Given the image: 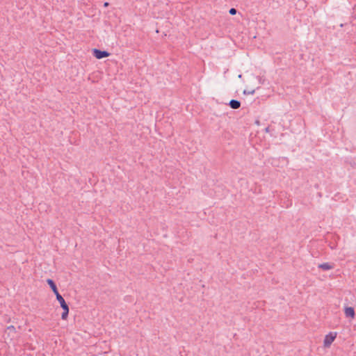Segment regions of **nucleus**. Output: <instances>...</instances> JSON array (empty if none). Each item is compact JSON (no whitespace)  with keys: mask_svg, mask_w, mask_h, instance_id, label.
<instances>
[{"mask_svg":"<svg viewBox=\"0 0 356 356\" xmlns=\"http://www.w3.org/2000/svg\"><path fill=\"white\" fill-rule=\"evenodd\" d=\"M229 106L233 109H238L241 106V102L236 99H232L229 102Z\"/></svg>","mask_w":356,"mask_h":356,"instance_id":"obj_7","label":"nucleus"},{"mask_svg":"<svg viewBox=\"0 0 356 356\" xmlns=\"http://www.w3.org/2000/svg\"><path fill=\"white\" fill-rule=\"evenodd\" d=\"M56 300L59 302L61 308L63 309V312L61 314V318L63 320H65L69 314V307L68 305L66 303L65 299L63 298V296L60 294H58L56 296Z\"/></svg>","mask_w":356,"mask_h":356,"instance_id":"obj_1","label":"nucleus"},{"mask_svg":"<svg viewBox=\"0 0 356 356\" xmlns=\"http://www.w3.org/2000/svg\"><path fill=\"white\" fill-rule=\"evenodd\" d=\"M336 336L337 334L333 332H330L328 334L325 335L323 341L324 346L329 347L335 339Z\"/></svg>","mask_w":356,"mask_h":356,"instance_id":"obj_3","label":"nucleus"},{"mask_svg":"<svg viewBox=\"0 0 356 356\" xmlns=\"http://www.w3.org/2000/svg\"><path fill=\"white\" fill-rule=\"evenodd\" d=\"M318 267L323 270H328L334 268V264L330 263H323L319 264Z\"/></svg>","mask_w":356,"mask_h":356,"instance_id":"obj_6","label":"nucleus"},{"mask_svg":"<svg viewBox=\"0 0 356 356\" xmlns=\"http://www.w3.org/2000/svg\"><path fill=\"white\" fill-rule=\"evenodd\" d=\"M345 314L346 317H350L353 318L355 317V313L353 307H347L345 308Z\"/></svg>","mask_w":356,"mask_h":356,"instance_id":"obj_5","label":"nucleus"},{"mask_svg":"<svg viewBox=\"0 0 356 356\" xmlns=\"http://www.w3.org/2000/svg\"><path fill=\"white\" fill-rule=\"evenodd\" d=\"M108 5H109V3H108V2H105V3H104V7H108Z\"/></svg>","mask_w":356,"mask_h":356,"instance_id":"obj_11","label":"nucleus"},{"mask_svg":"<svg viewBox=\"0 0 356 356\" xmlns=\"http://www.w3.org/2000/svg\"><path fill=\"white\" fill-rule=\"evenodd\" d=\"M93 56L97 59H102L108 57L110 54L107 51H102L98 49H93Z\"/></svg>","mask_w":356,"mask_h":356,"instance_id":"obj_2","label":"nucleus"},{"mask_svg":"<svg viewBox=\"0 0 356 356\" xmlns=\"http://www.w3.org/2000/svg\"><path fill=\"white\" fill-rule=\"evenodd\" d=\"M265 131L266 132H269L270 131V129H269L268 127L265 129Z\"/></svg>","mask_w":356,"mask_h":356,"instance_id":"obj_12","label":"nucleus"},{"mask_svg":"<svg viewBox=\"0 0 356 356\" xmlns=\"http://www.w3.org/2000/svg\"><path fill=\"white\" fill-rule=\"evenodd\" d=\"M47 282L48 285L50 286V288L51 289V290L53 291L54 293L56 295V296L58 294H60L58 291L56 284H55V282H54L53 280L47 279Z\"/></svg>","mask_w":356,"mask_h":356,"instance_id":"obj_4","label":"nucleus"},{"mask_svg":"<svg viewBox=\"0 0 356 356\" xmlns=\"http://www.w3.org/2000/svg\"><path fill=\"white\" fill-rule=\"evenodd\" d=\"M8 330H15V327L13 325H10V326L8 327Z\"/></svg>","mask_w":356,"mask_h":356,"instance_id":"obj_10","label":"nucleus"},{"mask_svg":"<svg viewBox=\"0 0 356 356\" xmlns=\"http://www.w3.org/2000/svg\"><path fill=\"white\" fill-rule=\"evenodd\" d=\"M236 12H237V10L234 8H232L229 10V14L232 15H236Z\"/></svg>","mask_w":356,"mask_h":356,"instance_id":"obj_9","label":"nucleus"},{"mask_svg":"<svg viewBox=\"0 0 356 356\" xmlns=\"http://www.w3.org/2000/svg\"><path fill=\"white\" fill-rule=\"evenodd\" d=\"M255 90H245L243 91V94L244 95H253L254 93Z\"/></svg>","mask_w":356,"mask_h":356,"instance_id":"obj_8","label":"nucleus"}]
</instances>
